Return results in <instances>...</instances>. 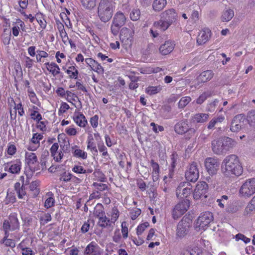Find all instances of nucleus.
Segmentation results:
<instances>
[{"instance_id":"obj_9","label":"nucleus","mask_w":255,"mask_h":255,"mask_svg":"<svg viewBox=\"0 0 255 255\" xmlns=\"http://www.w3.org/2000/svg\"><path fill=\"white\" fill-rule=\"evenodd\" d=\"M185 175L188 181L195 182L199 176L198 163L196 162H192L188 167Z\"/></svg>"},{"instance_id":"obj_55","label":"nucleus","mask_w":255,"mask_h":255,"mask_svg":"<svg viewBox=\"0 0 255 255\" xmlns=\"http://www.w3.org/2000/svg\"><path fill=\"white\" fill-rule=\"evenodd\" d=\"M55 203L54 199L52 197L48 198L45 202L44 206L46 208H49L52 207Z\"/></svg>"},{"instance_id":"obj_33","label":"nucleus","mask_w":255,"mask_h":255,"mask_svg":"<svg viewBox=\"0 0 255 255\" xmlns=\"http://www.w3.org/2000/svg\"><path fill=\"white\" fill-rule=\"evenodd\" d=\"M94 214L98 218L102 217L105 215L103 206L101 204H98L96 205L94 209Z\"/></svg>"},{"instance_id":"obj_22","label":"nucleus","mask_w":255,"mask_h":255,"mask_svg":"<svg viewBox=\"0 0 255 255\" xmlns=\"http://www.w3.org/2000/svg\"><path fill=\"white\" fill-rule=\"evenodd\" d=\"M25 159L27 165L30 167H31L34 164L38 163L37 156L35 153L26 152Z\"/></svg>"},{"instance_id":"obj_34","label":"nucleus","mask_w":255,"mask_h":255,"mask_svg":"<svg viewBox=\"0 0 255 255\" xmlns=\"http://www.w3.org/2000/svg\"><path fill=\"white\" fill-rule=\"evenodd\" d=\"M73 149H74L73 148ZM72 153L73 156L77 158H80L83 159H85L87 158V152L80 149L73 150Z\"/></svg>"},{"instance_id":"obj_59","label":"nucleus","mask_w":255,"mask_h":255,"mask_svg":"<svg viewBox=\"0 0 255 255\" xmlns=\"http://www.w3.org/2000/svg\"><path fill=\"white\" fill-rule=\"evenodd\" d=\"M93 185L96 187L97 190L100 191H102L105 190L108 188V186L105 184L103 183H98L96 182H94L93 184Z\"/></svg>"},{"instance_id":"obj_32","label":"nucleus","mask_w":255,"mask_h":255,"mask_svg":"<svg viewBox=\"0 0 255 255\" xmlns=\"http://www.w3.org/2000/svg\"><path fill=\"white\" fill-rule=\"evenodd\" d=\"M240 117H235L233 119L230 126V130L232 131L237 132L242 128L243 126L237 124V123H238V121L239 120V118H240Z\"/></svg>"},{"instance_id":"obj_61","label":"nucleus","mask_w":255,"mask_h":255,"mask_svg":"<svg viewBox=\"0 0 255 255\" xmlns=\"http://www.w3.org/2000/svg\"><path fill=\"white\" fill-rule=\"evenodd\" d=\"M16 147L14 144H10L8 146L7 152L9 155H13L16 152Z\"/></svg>"},{"instance_id":"obj_37","label":"nucleus","mask_w":255,"mask_h":255,"mask_svg":"<svg viewBox=\"0 0 255 255\" xmlns=\"http://www.w3.org/2000/svg\"><path fill=\"white\" fill-rule=\"evenodd\" d=\"M192 191V190L191 187L186 186L181 190L180 194L178 196H177V197L178 198H187L191 194Z\"/></svg>"},{"instance_id":"obj_40","label":"nucleus","mask_w":255,"mask_h":255,"mask_svg":"<svg viewBox=\"0 0 255 255\" xmlns=\"http://www.w3.org/2000/svg\"><path fill=\"white\" fill-rule=\"evenodd\" d=\"M191 101V98L190 97H182L178 103V107L184 108Z\"/></svg>"},{"instance_id":"obj_4","label":"nucleus","mask_w":255,"mask_h":255,"mask_svg":"<svg viewBox=\"0 0 255 255\" xmlns=\"http://www.w3.org/2000/svg\"><path fill=\"white\" fill-rule=\"evenodd\" d=\"M213 220L214 217L212 213L208 211L203 212L197 219L194 227L197 231L205 230Z\"/></svg>"},{"instance_id":"obj_17","label":"nucleus","mask_w":255,"mask_h":255,"mask_svg":"<svg viewBox=\"0 0 255 255\" xmlns=\"http://www.w3.org/2000/svg\"><path fill=\"white\" fill-rule=\"evenodd\" d=\"M214 73L212 70H206L202 72L197 78L199 83H205L210 81L214 76Z\"/></svg>"},{"instance_id":"obj_35","label":"nucleus","mask_w":255,"mask_h":255,"mask_svg":"<svg viewBox=\"0 0 255 255\" xmlns=\"http://www.w3.org/2000/svg\"><path fill=\"white\" fill-rule=\"evenodd\" d=\"M161 90L162 86L159 85L158 86H149L146 89L145 91L148 95H152L160 92Z\"/></svg>"},{"instance_id":"obj_56","label":"nucleus","mask_w":255,"mask_h":255,"mask_svg":"<svg viewBox=\"0 0 255 255\" xmlns=\"http://www.w3.org/2000/svg\"><path fill=\"white\" fill-rule=\"evenodd\" d=\"M94 174L96 177H98L99 178V180L101 182H104L105 180V176L104 173L100 171L99 169L96 170Z\"/></svg>"},{"instance_id":"obj_28","label":"nucleus","mask_w":255,"mask_h":255,"mask_svg":"<svg viewBox=\"0 0 255 255\" xmlns=\"http://www.w3.org/2000/svg\"><path fill=\"white\" fill-rule=\"evenodd\" d=\"M14 187L19 199H22L26 195L25 188L23 183L21 185L19 182H16Z\"/></svg>"},{"instance_id":"obj_11","label":"nucleus","mask_w":255,"mask_h":255,"mask_svg":"<svg viewBox=\"0 0 255 255\" xmlns=\"http://www.w3.org/2000/svg\"><path fill=\"white\" fill-rule=\"evenodd\" d=\"M134 31L132 29L123 27L120 31V39L121 41L125 45L131 46L133 41Z\"/></svg>"},{"instance_id":"obj_58","label":"nucleus","mask_w":255,"mask_h":255,"mask_svg":"<svg viewBox=\"0 0 255 255\" xmlns=\"http://www.w3.org/2000/svg\"><path fill=\"white\" fill-rule=\"evenodd\" d=\"M66 72L67 74L69 75V77L71 79H76L78 78V70H75V71H73L70 69H67L66 71Z\"/></svg>"},{"instance_id":"obj_49","label":"nucleus","mask_w":255,"mask_h":255,"mask_svg":"<svg viewBox=\"0 0 255 255\" xmlns=\"http://www.w3.org/2000/svg\"><path fill=\"white\" fill-rule=\"evenodd\" d=\"M235 238L237 241L242 240L246 244L250 243L251 241V239L250 238L246 237L245 235L241 233L237 234L235 236Z\"/></svg>"},{"instance_id":"obj_18","label":"nucleus","mask_w":255,"mask_h":255,"mask_svg":"<svg viewBox=\"0 0 255 255\" xmlns=\"http://www.w3.org/2000/svg\"><path fill=\"white\" fill-rule=\"evenodd\" d=\"M174 44H173L171 41H166L164 44L160 46L159 48L160 52L162 55H167L173 51L174 48Z\"/></svg>"},{"instance_id":"obj_5","label":"nucleus","mask_w":255,"mask_h":255,"mask_svg":"<svg viewBox=\"0 0 255 255\" xmlns=\"http://www.w3.org/2000/svg\"><path fill=\"white\" fill-rule=\"evenodd\" d=\"M192 223V220L189 217L184 216L178 223L176 232V236L180 239L185 237L189 231Z\"/></svg>"},{"instance_id":"obj_63","label":"nucleus","mask_w":255,"mask_h":255,"mask_svg":"<svg viewBox=\"0 0 255 255\" xmlns=\"http://www.w3.org/2000/svg\"><path fill=\"white\" fill-rule=\"evenodd\" d=\"M98 149L100 152H103L102 155L103 156H109V154L108 152L107 151V147L104 145L103 143L102 144H98Z\"/></svg>"},{"instance_id":"obj_43","label":"nucleus","mask_w":255,"mask_h":255,"mask_svg":"<svg viewBox=\"0 0 255 255\" xmlns=\"http://www.w3.org/2000/svg\"><path fill=\"white\" fill-rule=\"evenodd\" d=\"M140 15V11L139 9H133L130 13V18L133 21L137 20Z\"/></svg>"},{"instance_id":"obj_10","label":"nucleus","mask_w":255,"mask_h":255,"mask_svg":"<svg viewBox=\"0 0 255 255\" xmlns=\"http://www.w3.org/2000/svg\"><path fill=\"white\" fill-rule=\"evenodd\" d=\"M208 185L204 181L198 183L193 193V197L196 200L206 199L207 197Z\"/></svg>"},{"instance_id":"obj_16","label":"nucleus","mask_w":255,"mask_h":255,"mask_svg":"<svg viewBox=\"0 0 255 255\" xmlns=\"http://www.w3.org/2000/svg\"><path fill=\"white\" fill-rule=\"evenodd\" d=\"M175 131L178 134H182L189 130V126L187 121H182L177 123L174 126Z\"/></svg>"},{"instance_id":"obj_8","label":"nucleus","mask_w":255,"mask_h":255,"mask_svg":"<svg viewBox=\"0 0 255 255\" xmlns=\"http://www.w3.org/2000/svg\"><path fill=\"white\" fill-rule=\"evenodd\" d=\"M2 227L6 236H7V232L9 231L18 229L19 225L16 215L14 213L12 214L9 216L8 220H4Z\"/></svg>"},{"instance_id":"obj_41","label":"nucleus","mask_w":255,"mask_h":255,"mask_svg":"<svg viewBox=\"0 0 255 255\" xmlns=\"http://www.w3.org/2000/svg\"><path fill=\"white\" fill-rule=\"evenodd\" d=\"M211 93L210 92H205L202 94L197 99L196 103L198 104H202L208 97H209L211 96Z\"/></svg>"},{"instance_id":"obj_12","label":"nucleus","mask_w":255,"mask_h":255,"mask_svg":"<svg viewBox=\"0 0 255 255\" xmlns=\"http://www.w3.org/2000/svg\"><path fill=\"white\" fill-rule=\"evenodd\" d=\"M219 165L220 164L217 159L208 157L205 159V166L210 175H213L217 173Z\"/></svg>"},{"instance_id":"obj_53","label":"nucleus","mask_w":255,"mask_h":255,"mask_svg":"<svg viewBox=\"0 0 255 255\" xmlns=\"http://www.w3.org/2000/svg\"><path fill=\"white\" fill-rule=\"evenodd\" d=\"M190 186V184L189 182H181L176 190V196H178L181 192V190L186 187V186Z\"/></svg>"},{"instance_id":"obj_45","label":"nucleus","mask_w":255,"mask_h":255,"mask_svg":"<svg viewBox=\"0 0 255 255\" xmlns=\"http://www.w3.org/2000/svg\"><path fill=\"white\" fill-rule=\"evenodd\" d=\"M85 61L86 64L90 67L91 69L93 71H94V68L96 67L97 64L99 63L96 60L90 58H86Z\"/></svg>"},{"instance_id":"obj_6","label":"nucleus","mask_w":255,"mask_h":255,"mask_svg":"<svg viewBox=\"0 0 255 255\" xmlns=\"http://www.w3.org/2000/svg\"><path fill=\"white\" fill-rule=\"evenodd\" d=\"M240 194L245 198H249L255 193V178L247 180L241 186Z\"/></svg>"},{"instance_id":"obj_42","label":"nucleus","mask_w":255,"mask_h":255,"mask_svg":"<svg viewBox=\"0 0 255 255\" xmlns=\"http://www.w3.org/2000/svg\"><path fill=\"white\" fill-rule=\"evenodd\" d=\"M149 226L148 222H146L138 226L136 229V234L138 236L141 235L146 228Z\"/></svg>"},{"instance_id":"obj_1","label":"nucleus","mask_w":255,"mask_h":255,"mask_svg":"<svg viewBox=\"0 0 255 255\" xmlns=\"http://www.w3.org/2000/svg\"><path fill=\"white\" fill-rule=\"evenodd\" d=\"M221 171L227 176L231 175L237 176L241 175L243 173V168L239 157L235 154L227 156L222 163Z\"/></svg>"},{"instance_id":"obj_19","label":"nucleus","mask_w":255,"mask_h":255,"mask_svg":"<svg viewBox=\"0 0 255 255\" xmlns=\"http://www.w3.org/2000/svg\"><path fill=\"white\" fill-rule=\"evenodd\" d=\"M126 17L124 14L121 12H117L114 15L113 23L118 26H123L126 22Z\"/></svg>"},{"instance_id":"obj_39","label":"nucleus","mask_w":255,"mask_h":255,"mask_svg":"<svg viewBox=\"0 0 255 255\" xmlns=\"http://www.w3.org/2000/svg\"><path fill=\"white\" fill-rule=\"evenodd\" d=\"M82 4L86 8H91L96 5L95 0H80Z\"/></svg>"},{"instance_id":"obj_62","label":"nucleus","mask_w":255,"mask_h":255,"mask_svg":"<svg viewBox=\"0 0 255 255\" xmlns=\"http://www.w3.org/2000/svg\"><path fill=\"white\" fill-rule=\"evenodd\" d=\"M139 71L143 74H150L151 73H156L158 72L159 71L156 70L155 71L154 70H153L152 68H141L139 69Z\"/></svg>"},{"instance_id":"obj_48","label":"nucleus","mask_w":255,"mask_h":255,"mask_svg":"<svg viewBox=\"0 0 255 255\" xmlns=\"http://www.w3.org/2000/svg\"><path fill=\"white\" fill-rule=\"evenodd\" d=\"M43 137L41 134L38 133H34L31 141L34 144H39V140H41Z\"/></svg>"},{"instance_id":"obj_38","label":"nucleus","mask_w":255,"mask_h":255,"mask_svg":"<svg viewBox=\"0 0 255 255\" xmlns=\"http://www.w3.org/2000/svg\"><path fill=\"white\" fill-rule=\"evenodd\" d=\"M49 56L48 54L43 50H37L36 54V59L37 62H44L42 60V58H47Z\"/></svg>"},{"instance_id":"obj_14","label":"nucleus","mask_w":255,"mask_h":255,"mask_svg":"<svg viewBox=\"0 0 255 255\" xmlns=\"http://www.w3.org/2000/svg\"><path fill=\"white\" fill-rule=\"evenodd\" d=\"M211 31L209 28H205L200 31L197 38V42L199 45L206 43L210 38Z\"/></svg>"},{"instance_id":"obj_23","label":"nucleus","mask_w":255,"mask_h":255,"mask_svg":"<svg viewBox=\"0 0 255 255\" xmlns=\"http://www.w3.org/2000/svg\"><path fill=\"white\" fill-rule=\"evenodd\" d=\"M85 253L88 255H100L99 247L93 243L87 246Z\"/></svg>"},{"instance_id":"obj_2","label":"nucleus","mask_w":255,"mask_h":255,"mask_svg":"<svg viewBox=\"0 0 255 255\" xmlns=\"http://www.w3.org/2000/svg\"><path fill=\"white\" fill-rule=\"evenodd\" d=\"M236 145V142L227 136H222L212 141V148L214 153L225 154Z\"/></svg>"},{"instance_id":"obj_52","label":"nucleus","mask_w":255,"mask_h":255,"mask_svg":"<svg viewBox=\"0 0 255 255\" xmlns=\"http://www.w3.org/2000/svg\"><path fill=\"white\" fill-rule=\"evenodd\" d=\"M141 210L139 209H135L132 210L130 212V217L132 220H135L141 214Z\"/></svg>"},{"instance_id":"obj_3","label":"nucleus","mask_w":255,"mask_h":255,"mask_svg":"<svg viewBox=\"0 0 255 255\" xmlns=\"http://www.w3.org/2000/svg\"><path fill=\"white\" fill-rule=\"evenodd\" d=\"M114 8V3L112 1L101 0L98 8V15L100 19L104 22L109 21L113 14Z\"/></svg>"},{"instance_id":"obj_64","label":"nucleus","mask_w":255,"mask_h":255,"mask_svg":"<svg viewBox=\"0 0 255 255\" xmlns=\"http://www.w3.org/2000/svg\"><path fill=\"white\" fill-rule=\"evenodd\" d=\"M121 27L122 26H118L116 24H113L111 27V30L112 34L115 36L117 35Z\"/></svg>"},{"instance_id":"obj_60","label":"nucleus","mask_w":255,"mask_h":255,"mask_svg":"<svg viewBox=\"0 0 255 255\" xmlns=\"http://www.w3.org/2000/svg\"><path fill=\"white\" fill-rule=\"evenodd\" d=\"M247 119L249 122L255 123V110H252L248 113Z\"/></svg>"},{"instance_id":"obj_26","label":"nucleus","mask_w":255,"mask_h":255,"mask_svg":"<svg viewBox=\"0 0 255 255\" xmlns=\"http://www.w3.org/2000/svg\"><path fill=\"white\" fill-rule=\"evenodd\" d=\"M166 0H154L152 3L153 9L155 11H160L166 6Z\"/></svg>"},{"instance_id":"obj_57","label":"nucleus","mask_w":255,"mask_h":255,"mask_svg":"<svg viewBox=\"0 0 255 255\" xmlns=\"http://www.w3.org/2000/svg\"><path fill=\"white\" fill-rule=\"evenodd\" d=\"M72 171L76 173L84 174V172H85V169L82 166L75 165L73 167Z\"/></svg>"},{"instance_id":"obj_15","label":"nucleus","mask_w":255,"mask_h":255,"mask_svg":"<svg viewBox=\"0 0 255 255\" xmlns=\"http://www.w3.org/2000/svg\"><path fill=\"white\" fill-rule=\"evenodd\" d=\"M9 166L8 171L12 174H18L21 169V162L20 159H16L15 161L7 163Z\"/></svg>"},{"instance_id":"obj_25","label":"nucleus","mask_w":255,"mask_h":255,"mask_svg":"<svg viewBox=\"0 0 255 255\" xmlns=\"http://www.w3.org/2000/svg\"><path fill=\"white\" fill-rule=\"evenodd\" d=\"M172 24H171L168 21H167L166 20L160 18V19L158 21H155L154 22V26L160 29L162 31H165Z\"/></svg>"},{"instance_id":"obj_20","label":"nucleus","mask_w":255,"mask_h":255,"mask_svg":"<svg viewBox=\"0 0 255 255\" xmlns=\"http://www.w3.org/2000/svg\"><path fill=\"white\" fill-rule=\"evenodd\" d=\"M73 120L80 127H85L87 124V121L84 115L79 112L74 113Z\"/></svg>"},{"instance_id":"obj_29","label":"nucleus","mask_w":255,"mask_h":255,"mask_svg":"<svg viewBox=\"0 0 255 255\" xmlns=\"http://www.w3.org/2000/svg\"><path fill=\"white\" fill-rule=\"evenodd\" d=\"M45 65L47 66V70H48L54 76L60 74V68L56 63L54 62H52L51 63L47 62L45 63Z\"/></svg>"},{"instance_id":"obj_36","label":"nucleus","mask_w":255,"mask_h":255,"mask_svg":"<svg viewBox=\"0 0 255 255\" xmlns=\"http://www.w3.org/2000/svg\"><path fill=\"white\" fill-rule=\"evenodd\" d=\"M39 183L37 181H32L29 185L30 191L33 192V197H36L39 193V190L37 188Z\"/></svg>"},{"instance_id":"obj_50","label":"nucleus","mask_w":255,"mask_h":255,"mask_svg":"<svg viewBox=\"0 0 255 255\" xmlns=\"http://www.w3.org/2000/svg\"><path fill=\"white\" fill-rule=\"evenodd\" d=\"M18 247L22 250V255H32L33 251L29 248H24L21 244H19Z\"/></svg>"},{"instance_id":"obj_21","label":"nucleus","mask_w":255,"mask_h":255,"mask_svg":"<svg viewBox=\"0 0 255 255\" xmlns=\"http://www.w3.org/2000/svg\"><path fill=\"white\" fill-rule=\"evenodd\" d=\"M255 213V195L251 200L246 206L244 214L246 216H250Z\"/></svg>"},{"instance_id":"obj_51","label":"nucleus","mask_w":255,"mask_h":255,"mask_svg":"<svg viewBox=\"0 0 255 255\" xmlns=\"http://www.w3.org/2000/svg\"><path fill=\"white\" fill-rule=\"evenodd\" d=\"M93 138L89 139L87 145V148L90 149L91 150H93L95 152H98V150L96 146L95 143L93 142Z\"/></svg>"},{"instance_id":"obj_46","label":"nucleus","mask_w":255,"mask_h":255,"mask_svg":"<svg viewBox=\"0 0 255 255\" xmlns=\"http://www.w3.org/2000/svg\"><path fill=\"white\" fill-rule=\"evenodd\" d=\"M122 236L121 235L120 231L119 229H117L114 232V236L113 237V240L116 243H120L121 242Z\"/></svg>"},{"instance_id":"obj_47","label":"nucleus","mask_w":255,"mask_h":255,"mask_svg":"<svg viewBox=\"0 0 255 255\" xmlns=\"http://www.w3.org/2000/svg\"><path fill=\"white\" fill-rule=\"evenodd\" d=\"M72 178V175L70 173L64 172L61 175L59 180L61 181L67 182L69 181Z\"/></svg>"},{"instance_id":"obj_44","label":"nucleus","mask_w":255,"mask_h":255,"mask_svg":"<svg viewBox=\"0 0 255 255\" xmlns=\"http://www.w3.org/2000/svg\"><path fill=\"white\" fill-rule=\"evenodd\" d=\"M9 236V233L7 232V236H6L4 233V237L3 239V243H4L6 246L13 248L15 247V242L13 240L9 239H7Z\"/></svg>"},{"instance_id":"obj_13","label":"nucleus","mask_w":255,"mask_h":255,"mask_svg":"<svg viewBox=\"0 0 255 255\" xmlns=\"http://www.w3.org/2000/svg\"><path fill=\"white\" fill-rule=\"evenodd\" d=\"M160 18L166 20L171 24L177 19L178 14L173 8H170L162 12L160 15Z\"/></svg>"},{"instance_id":"obj_7","label":"nucleus","mask_w":255,"mask_h":255,"mask_svg":"<svg viewBox=\"0 0 255 255\" xmlns=\"http://www.w3.org/2000/svg\"><path fill=\"white\" fill-rule=\"evenodd\" d=\"M190 204V200L187 199L179 202L172 210V218L174 220L179 219L189 209Z\"/></svg>"},{"instance_id":"obj_24","label":"nucleus","mask_w":255,"mask_h":255,"mask_svg":"<svg viewBox=\"0 0 255 255\" xmlns=\"http://www.w3.org/2000/svg\"><path fill=\"white\" fill-rule=\"evenodd\" d=\"M209 115L208 114L199 113L196 114L192 118L193 122L203 123L206 122L209 119Z\"/></svg>"},{"instance_id":"obj_54","label":"nucleus","mask_w":255,"mask_h":255,"mask_svg":"<svg viewBox=\"0 0 255 255\" xmlns=\"http://www.w3.org/2000/svg\"><path fill=\"white\" fill-rule=\"evenodd\" d=\"M151 165L153 169L152 173L154 174H159V166L157 163L155 162L153 160H151Z\"/></svg>"},{"instance_id":"obj_31","label":"nucleus","mask_w":255,"mask_h":255,"mask_svg":"<svg viewBox=\"0 0 255 255\" xmlns=\"http://www.w3.org/2000/svg\"><path fill=\"white\" fill-rule=\"evenodd\" d=\"M113 223V222L112 221H111L110 219L106 217L105 215L99 218L98 224L100 227L105 228L112 226Z\"/></svg>"},{"instance_id":"obj_27","label":"nucleus","mask_w":255,"mask_h":255,"mask_svg":"<svg viewBox=\"0 0 255 255\" xmlns=\"http://www.w3.org/2000/svg\"><path fill=\"white\" fill-rule=\"evenodd\" d=\"M234 16V11L233 9L228 8L225 9L221 16L223 22H228L231 20Z\"/></svg>"},{"instance_id":"obj_30","label":"nucleus","mask_w":255,"mask_h":255,"mask_svg":"<svg viewBox=\"0 0 255 255\" xmlns=\"http://www.w3.org/2000/svg\"><path fill=\"white\" fill-rule=\"evenodd\" d=\"M200 249L197 247H188L184 249L181 252V255H199Z\"/></svg>"}]
</instances>
